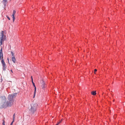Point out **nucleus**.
<instances>
[{"label": "nucleus", "instance_id": "nucleus-16", "mask_svg": "<svg viewBox=\"0 0 125 125\" xmlns=\"http://www.w3.org/2000/svg\"><path fill=\"white\" fill-rule=\"evenodd\" d=\"M11 54L12 57L14 56V54L12 52H11Z\"/></svg>", "mask_w": 125, "mask_h": 125}, {"label": "nucleus", "instance_id": "nucleus-2", "mask_svg": "<svg viewBox=\"0 0 125 125\" xmlns=\"http://www.w3.org/2000/svg\"><path fill=\"white\" fill-rule=\"evenodd\" d=\"M38 104L37 103H32L30 107L29 108L30 112L32 114H33L37 110Z\"/></svg>", "mask_w": 125, "mask_h": 125}, {"label": "nucleus", "instance_id": "nucleus-8", "mask_svg": "<svg viewBox=\"0 0 125 125\" xmlns=\"http://www.w3.org/2000/svg\"><path fill=\"white\" fill-rule=\"evenodd\" d=\"M41 86L42 89H44L45 87V84L44 82L42 81L41 83Z\"/></svg>", "mask_w": 125, "mask_h": 125}, {"label": "nucleus", "instance_id": "nucleus-24", "mask_svg": "<svg viewBox=\"0 0 125 125\" xmlns=\"http://www.w3.org/2000/svg\"><path fill=\"white\" fill-rule=\"evenodd\" d=\"M1 82H2V78H1Z\"/></svg>", "mask_w": 125, "mask_h": 125}, {"label": "nucleus", "instance_id": "nucleus-17", "mask_svg": "<svg viewBox=\"0 0 125 125\" xmlns=\"http://www.w3.org/2000/svg\"><path fill=\"white\" fill-rule=\"evenodd\" d=\"M61 121H60L59 122H58L55 125H59L61 123Z\"/></svg>", "mask_w": 125, "mask_h": 125}, {"label": "nucleus", "instance_id": "nucleus-1", "mask_svg": "<svg viewBox=\"0 0 125 125\" xmlns=\"http://www.w3.org/2000/svg\"><path fill=\"white\" fill-rule=\"evenodd\" d=\"M0 98L1 102L0 104V109L6 108L7 107L11 106L8 103V102H6V98L4 96H1Z\"/></svg>", "mask_w": 125, "mask_h": 125}, {"label": "nucleus", "instance_id": "nucleus-21", "mask_svg": "<svg viewBox=\"0 0 125 125\" xmlns=\"http://www.w3.org/2000/svg\"><path fill=\"white\" fill-rule=\"evenodd\" d=\"M97 71V70L96 69H95L94 70V72H96Z\"/></svg>", "mask_w": 125, "mask_h": 125}, {"label": "nucleus", "instance_id": "nucleus-4", "mask_svg": "<svg viewBox=\"0 0 125 125\" xmlns=\"http://www.w3.org/2000/svg\"><path fill=\"white\" fill-rule=\"evenodd\" d=\"M8 103L11 106L13 104L14 102L13 98V97L11 95L9 94L8 95Z\"/></svg>", "mask_w": 125, "mask_h": 125}, {"label": "nucleus", "instance_id": "nucleus-5", "mask_svg": "<svg viewBox=\"0 0 125 125\" xmlns=\"http://www.w3.org/2000/svg\"><path fill=\"white\" fill-rule=\"evenodd\" d=\"M0 58L1 62H5L3 59L2 48L0 50Z\"/></svg>", "mask_w": 125, "mask_h": 125}, {"label": "nucleus", "instance_id": "nucleus-22", "mask_svg": "<svg viewBox=\"0 0 125 125\" xmlns=\"http://www.w3.org/2000/svg\"><path fill=\"white\" fill-rule=\"evenodd\" d=\"M31 81L33 80L32 76H31Z\"/></svg>", "mask_w": 125, "mask_h": 125}, {"label": "nucleus", "instance_id": "nucleus-7", "mask_svg": "<svg viewBox=\"0 0 125 125\" xmlns=\"http://www.w3.org/2000/svg\"><path fill=\"white\" fill-rule=\"evenodd\" d=\"M16 13V11L14 10L13 11V14L12 15V18H13V22H14L15 19V14Z\"/></svg>", "mask_w": 125, "mask_h": 125}, {"label": "nucleus", "instance_id": "nucleus-10", "mask_svg": "<svg viewBox=\"0 0 125 125\" xmlns=\"http://www.w3.org/2000/svg\"><path fill=\"white\" fill-rule=\"evenodd\" d=\"M2 2L4 4L5 6L6 5V4L7 3V0H3L2 1Z\"/></svg>", "mask_w": 125, "mask_h": 125}, {"label": "nucleus", "instance_id": "nucleus-11", "mask_svg": "<svg viewBox=\"0 0 125 125\" xmlns=\"http://www.w3.org/2000/svg\"><path fill=\"white\" fill-rule=\"evenodd\" d=\"M31 82H32V84H33V86L34 87V90H36V86H35V83H34V82H33V80L31 81Z\"/></svg>", "mask_w": 125, "mask_h": 125}, {"label": "nucleus", "instance_id": "nucleus-23", "mask_svg": "<svg viewBox=\"0 0 125 125\" xmlns=\"http://www.w3.org/2000/svg\"><path fill=\"white\" fill-rule=\"evenodd\" d=\"M10 71H11V72H12V73H13V71L12 70H11Z\"/></svg>", "mask_w": 125, "mask_h": 125}, {"label": "nucleus", "instance_id": "nucleus-3", "mask_svg": "<svg viewBox=\"0 0 125 125\" xmlns=\"http://www.w3.org/2000/svg\"><path fill=\"white\" fill-rule=\"evenodd\" d=\"M5 32L3 31H1L0 33V44L1 46L4 43V41L6 40V37L4 34Z\"/></svg>", "mask_w": 125, "mask_h": 125}, {"label": "nucleus", "instance_id": "nucleus-6", "mask_svg": "<svg viewBox=\"0 0 125 125\" xmlns=\"http://www.w3.org/2000/svg\"><path fill=\"white\" fill-rule=\"evenodd\" d=\"M2 69L3 71H5L7 69V66L5 63H2Z\"/></svg>", "mask_w": 125, "mask_h": 125}, {"label": "nucleus", "instance_id": "nucleus-13", "mask_svg": "<svg viewBox=\"0 0 125 125\" xmlns=\"http://www.w3.org/2000/svg\"><path fill=\"white\" fill-rule=\"evenodd\" d=\"M92 94L94 95H95L96 94L95 91H92L91 93Z\"/></svg>", "mask_w": 125, "mask_h": 125}, {"label": "nucleus", "instance_id": "nucleus-9", "mask_svg": "<svg viewBox=\"0 0 125 125\" xmlns=\"http://www.w3.org/2000/svg\"><path fill=\"white\" fill-rule=\"evenodd\" d=\"M17 93H14L12 94H11L12 96L13 97V98L17 96Z\"/></svg>", "mask_w": 125, "mask_h": 125}, {"label": "nucleus", "instance_id": "nucleus-18", "mask_svg": "<svg viewBox=\"0 0 125 125\" xmlns=\"http://www.w3.org/2000/svg\"><path fill=\"white\" fill-rule=\"evenodd\" d=\"M6 17L9 20H10V18L7 15L6 16Z\"/></svg>", "mask_w": 125, "mask_h": 125}, {"label": "nucleus", "instance_id": "nucleus-15", "mask_svg": "<svg viewBox=\"0 0 125 125\" xmlns=\"http://www.w3.org/2000/svg\"><path fill=\"white\" fill-rule=\"evenodd\" d=\"M15 113H14L13 114V120L14 121L15 118Z\"/></svg>", "mask_w": 125, "mask_h": 125}, {"label": "nucleus", "instance_id": "nucleus-20", "mask_svg": "<svg viewBox=\"0 0 125 125\" xmlns=\"http://www.w3.org/2000/svg\"><path fill=\"white\" fill-rule=\"evenodd\" d=\"M2 125H5V122L4 120L3 121V122L2 123Z\"/></svg>", "mask_w": 125, "mask_h": 125}, {"label": "nucleus", "instance_id": "nucleus-19", "mask_svg": "<svg viewBox=\"0 0 125 125\" xmlns=\"http://www.w3.org/2000/svg\"><path fill=\"white\" fill-rule=\"evenodd\" d=\"M14 121L13 120V121H12V122L10 123V125H12V124H13V123L14 122Z\"/></svg>", "mask_w": 125, "mask_h": 125}, {"label": "nucleus", "instance_id": "nucleus-14", "mask_svg": "<svg viewBox=\"0 0 125 125\" xmlns=\"http://www.w3.org/2000/svg\"><path fill=\"white\" fill-rule=\"evenodd\" d=\"M36 90H34V95L33 96V98H34L35 96L36 93Z\"/></svg>", "mask_w": 125, "mask_h": 125}, {"label": "nucleus", "instance_id": "nucleus-12", "mask_svg": "<svg viewBox=\"0 0 125 125\" xmlns=\"http://www.w3.org/2000/svg\"><path fill=\"white\" fill-rule=\"evenodd\" d=\"M12 60L14 62H15L16 61V59L14 56L12 57Z\"/></svg>", "mask_w": 125, "mask_h": 125}]
</instances>
